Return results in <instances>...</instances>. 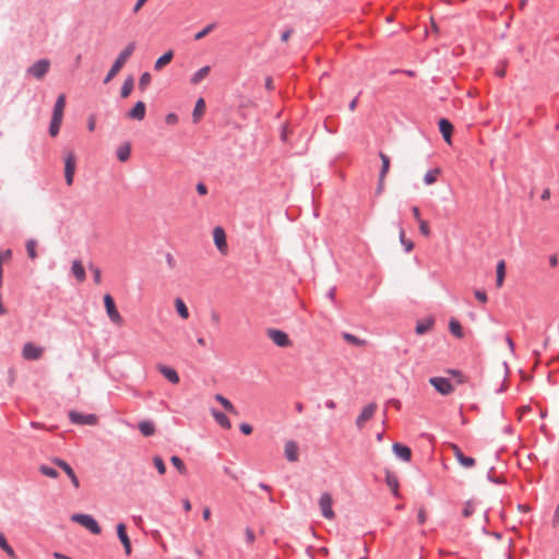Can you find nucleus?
<instances>
[{
  "label": "nucleus",
  "mask_w": 559,
  "mask_h": 559,
  "mask_svg": "<svg viewBox=\"0 0 559 559\" xmlns=\"http://www.w3.org/2000/svg\"><path fill=\"white\" fill-rule=\"evenodd\" d=\"M104 306L106 309V313H107L109 320L111 321V323L117 326H122L124 324V319L118 311L115 300L111 297V295L106 294L104 296Z\"/></svg>",
  "instance_id": "f03ea898"
},
{
  "label": "nucleus",
  "mask_w": 559,
  "mask_h": 559,
  "mask_svg": "<svg viewBox=\"0 0 559 559\" xmlns=\"http://www.w3.org/2000/svg\"><path fill=\"white\" fill-rule=\"evenodd\" d=\"M379 156H380L381 162H382V168H381L379 177L385 178V176H386V174L389 171V168H390V158H389L388 155H385L382 152L379 153Z\"/></svg>",
  "instance_id": "58836bf2"
},
{
  "label": "nucleus",
  "mask_w": 559,
  "mask_h": 559,
  "mask_svg": "<svg viewBox=\"0 0 559 559\" xmlns=\"http://www.w3.org/2000/svg\"><path fill=\"white\" fill-rule=\"evenodd\" d=\"M240 430L243 435H250L252 432V427L249 424H241Z\"/></svg>",
  "instance_id": "4d7b16f0"
},
{
  "label": "nucleus",
  "mask_w": 559,
  "mask_h": 559,
  "mask_svg": "<svg viewBox=\"0 0 559 559\" xmlns=\"http://www.w3.org/2000/svg\"><path fill=\"white\" fill-rule=\"evenodd\" d=\"M50 68V61L48 59H40L31 66L26 73L37 80H41Z\"/></svg>",
  "instance_id": "0eeeda50"
},
{
  "label": "nucleus",
  "mask_w": 559,
  "mask_h": 559,
  "mask_svg": "<svg viewBox=\"0 0 559 559\" xmlns=\"http://www.w3.org/2000/svg\"><path fill=\"white\" fill-rule=\"evenodd\" d=\"M216 27V24L215 23H211L209 25H206L205 27H203L201 31H199L198 33L194 34V40H201L203 39L205 36H207L212 31H214Z\"/></svg>",
  "instance_id": "4c0bfd02"
},
{
  "label": "nucleus",
  "mask_w": 559,
  "mask_h": 559,
  "mask_svg": "<svg viewBox=\"0 0 559 559\" xmlns=\"http://www.w3.org/2000/svg\"><path fill=\"white\" fill-rule=\"evenodd\" d=\"M418 225H419V230L424 236H426V237L430 236L431 230H430L429 224L426 221L419 219Z\"/></svg>",
  "instance_id": "09e8293b"
},
{
  "label": "nucleus",
  "mask_w": 559,
  "mask_h": 559,
  "mask_svg": "<svg viewBox=\"0 0 559 559\" xmlns=\"http://www.w3.org/2000/svg\"><path fill=\"white\" fill-rule=\"evenodd\" d=\"M165 122L167 124H176L178 122V116L176 114H168L166 117H165Z\"/></svg>",
  "instance_id": "8fccbe9b"
},
{
  "label": "nucleus",
  "mask_w": 559,
  "mask_h": 559,
  "mask_svg": "<svg viewBox=\"0 0 559 559\" xmlns=\"http://www.w3.org/2000/svg\"><path fill=\"white\" fill-rule=\"evenodd\" d=\"M151 83V74L145 72L141 75L140 78V81H139V87L144 91L147 85Z\"/></svg>",
  "instance_id": "49530a36"
},
{
  "label": "nucleus",
  "mask_w": 559,
  "mask_h": 559,
  "mask_svg": "<svg viewBox=\"0 0 559 559\" xmlns=\"http://www.w3.org/2000/svg\"><path fill=\"white\" fill-rule=\"evenodd\" d=\"M393 452L402 459L404 462H409L412 459V451L408 447L403 445L401 443H394L392 445Z\"/></svg>",
  "instance_id": "a211bd4d"
},
{
  "label": "nucleus",
  "mask_w": 559,
  "mask_h": 559,
  "mask_svg": "<svg viewBox=\"0 0 559 559\" xmlns=\"http://www.w3.org/2000/svg\"><path fill=\"white\" fill-rule=\"evenodd\" d=\"M495 73L497 76L503 78L506 75V66H502L500 69H497Z\"/></svg>",
  "instance_id": "774afa93"
},
{
  "label": "nucleus",
  "mask_w": 559,
  "mask_h": 559,
  "mask_svg": "<svg viewBox=\"0 0 559 559\" xmlns=\"http://www.w3.org/2000/svg\"><path fill=\"white\" fill-rule=\"evenodd\" d=\"M95 118L94 117H90L88 119V123H87V128L90 131H94L95 130Z\"/></svg>",
  "instance_id": "338daca9"
},
{
  "label": "nucleus",
  "mask_w": 559,
  "mask_h": 559,
  "mask_svg": "<svg viewBox=\"0 0 559 559\" xmlns=\"http://www.w3.org/2000/svg\"><path fill=\"white\" fill-rule=\"evenodd\" d=\"M285 456L289 462H297L298 461V445L295 441H287L285 443Z\"/></svg>",
  "instance_id": "6ab92c4d"
},
{
  "label": "nucleus",
  "mask_w": 559,
  "mask_h": 559,
  "mask_svg": "<svg viewBox=\"0 0 559 559\" xmlns=\"http://www.w3.org/2000/svg\"><path fill=\"white\" fill-rule=\"evenodd\" d=\"M475 297L483 304H485L487 301V295L485 292L483 290H476L475 292Z\"/></svg>",
  "instance_id": "864d4df0"
},
{
  "label": "nucleus",
  "mask_w": 559,
  "mask_h": 559,
  "mask_svg": "<svg viewBox=\"0 0 559 559\" xmlns=\"http://www.w3.org/2000/svg\"><path fill=\"white\" fill-rule=\"evenodd\" d=\"M146 2H147V0H138V1L135 2L134 8H133V12H134V13H138V12L143 8V5H144Z\"/></svg>",
  "instance_id": "bf43d9fd"
},
{
  "label": "nucleus",
  "mask_w": 559,
  "mask_h": 559,
  "mask_svg": "<svg viewBox=\"0 0 559 559\" xmlns=\"http://www.w3.org/2000/svg\"><path fill=\"white\" fill-rule=\"evenodd\" d=\"M39 472L47 476V477H50V478H57L58 477V472L52 468V467H49L47 465H40L39 466Z\"/></svg>",
  "instance_id": "c03bdc74"
},
{
  "label": "nucleus",
  "mask_w": 559,
  "mask_h": 559,
  "mask_svg": "<svg viewBox=\"0 0 559 559\" xmlns=\"http://www.w3.org/2000/svg\"><path fill=\"white\" fill-rule=\"evenodd\" d=\"M412 213H413L414 218L419 223V219H421L419 209L417 206H413Z\"/></svg>",
  "instance_id": "e2e57ef3"
},
{
  "label": "nucleus",
  "mask_w": 559,
  "mask_h": 559,
  "mask_svg": "<svg viewBox=\"0 0 559 559\" xmlns=\"http://www.w3.org/2000/svg\"><path fill=\"white\" fill-rule=\"evenodd\" d=\"M215 400L221 403V405L227 411L229 412L230 414L233 415H238V412L237 409L235 408V406L231 404V402L229 400H227L225 396H223L222 394H216L215 395Z\"/></svg>",
  "instance_id": "c85d7f7f"
},
{
  "label": "nucleus",
  "mask_w": 559,
  "mask_h": 559,
  "mask_svg": "<svg viewBox=\"0 0 559 559\" xmlns=\"http://www.w3.org/2000/svg\"><path fill=\"white\" fill-rule=\"evenodd\" d=\"M205 112V102L203 98H199L195 103L194 110L192 114L193 122H199Z\"/></svg>",
  "instance_id": "bb28decb"
},
{
  "label": "nucleus",
  "mask_w": 559,
  "mask_h": 559,
  "mask_svg": "<svg viewBox=\"0 0 559 559\" xmlns=\"http://www.w3.org/2000/svg\"><path fill=\"white\" fill-rule=\"evenodd\" d=\"M170 462L178 469V472L181 475L187 474V467H186L183 461L179 456H176V455L171 456Z\"/></svg>",
  "instance_id": "ea45409f"
},
{
  "label": "nucleus",
  "mask_w": 559,
  "mask_h": 559,
  "mask_svg": "<svg viewBox=\"0 0 559 559\" xmlns=\"http://www.w3.org/2000/svg\"><path fill=\"white\" fill-rule=\"evenodd\" d=\"M173 58H174V51L173 50L166 51L163 56H160L155 61L154 69L156 71H160L164 67H166L168 63L171 62Z\"/></svg>",
  "instance_id": "5701e85b"
},
{
  "label": "nucleus",
  "mask_w": 559,
  "mask_h": 559,
  "mask_svg": "<svg viewBox=\"0 0 559 559\" xmlns=\"http://www.w3.org/2000/svg\"><path fill=\"white\" fill-rule=\"evenodd\" d=\"M36 247H37V241H36V240H34V239H29V240L26 242V251H27V255H28L32 260H35V259L37 258Z\"/></svg>",
  "instance_id": "37998d69"
},
{
  "label": "nucleus",
  "mask_w": 559,
  "mask_h": 559,
  "mask_svg": "<svg viewBox=\"0 0 559 559\" xmlns=\"http://www.w3.org/2000/svg\"><path fill=\"white\" fill-rule=\"evenodd\" d=\"M429 383L441 395H450L454 391V386L451 384L449 379L443 377H432L429 379Z\"/></svg>",
  "instance_id": "6e6552de"
},
{
  "label": "nucleus",
  "mask_w": 559,
  "mask_h": 559,
  "mask_svg": "<svg viewBox=\"0 0 559 559\" xmlns=\"http://www.w3.org/2000/svg\"><path fill=\"white\" fill-rule=\"evenodd\" d=\"M405 247L406 252H411L414 248V243L411 240H405V243H402Z\"/></svg>",
  "instance_id": "0e129e2a"
},
{
  "label": "nucleus",
  "mask_w": 559,
  "mask_h": 559,
  "mask_svg": "<svg viewBox=\"0 0 559 559\" xmlns=\"http://www.w3.org/2000/svg\"><path fill=\"white\" fill-rule=\"evenodd\" d=\"M213 239H214V243H215L216 248L218 249V251L223 254H226L228 251V246H227V241H226L225 230L222 227L217 226L214 228Z\"/></svg>",
  "instance_id": "f8f14e48"
},
{
  "label": "nucleus",
  "mask_w": 559,
  "mask_h": 559,
  "mask_svg": "<svg viewBox=\"0 0 559 559\" xmlns=\"http://www.w3.org/2000/svg\"><path fill=\"white\" fill-rule=\"evenodd\" d=\"M153 464L160 475H164L166 473V466L160 456H154Z\"/></svg>",
  "instance_id": "a18cd8bd"
},
{
  "label": "nucleus",
  "mask_w": 559,
  "mask_h": 559,
  "mask_svg": "<svg viewBox=\"0 0 559 559\" xmlns=\"http://www.w3.org/2000/svg\"><path fill=\"white\" fill-rule=\"evenodd\" d=\"M383 189H384V178L379 177V182H378V187H377V190H376L377 194L378 195L381 194Z\"/></svg>",
  "instance_id": "052dcab7"
},
{
  "label": "nucleus",
  "mask_w": 559,
  "mask_h": 559,
  "mask_svg": "<svg viewBox=\"0 0 559 559\" xmlns=\"http://www.w3.org/2000/svg\"><path fill=\"white\" fill-rule=\"evenodd\" d=\"M497 278L496 285L497 287H501L503 285L504 276H506V263L503 260L499 261L496 269Z\"/></svg>",
  "instance_id": "c756f323"
},
{
  "label": "nucleus",
  "mask_w": 559,
  "mask_h": 559,
  "mask_svg": "<svg viewBox=\"0 0 559 559\" xmlns=\"http://www.w3.org/2000/svg\"><path fill=\"white\" fill-rule=\"evenodd\" d=\"M139 429L143 436L148 437L155 433V426L152 421L144 420L139 424Z\"/></svg>",
  "instance_id": "7c9ffc66"
},
{
  "label": "nucleus",
  "mask_w": 559,
  "mask_h": 559,
  "mask_svg": "<svg viewBox=\"0 0 559 559\" xmlns=\"http://www.w3.org/2000/svg\"><path fill=\"white\" fill-rule=\"evenodd\" d=\"M452 453L456 461L465 468H471L475 465V460L471 456H465L462 450L456 444L450 445Z\"/></svg>",
  "instance_id": "ddd939ff"
},
{
  "label": "nucleus",
  "mask_w": 559,
  "mask_h": 559,
  "mask_svg": "<svg viewBox=\"0 0 559 559\" xmlns=\"http://www.w3.org/2000/svg\"><path fill=\"white\" fill-rule=\"evenodd\" d=\"M76 168V157L74 152L70 151L64 156V179L68 186H72Z\"/></svg>",
  "instance_id": "39448f33"
},
{
  "label": "nucleus",
  "mask_w": 559,
  "mask_h": 559,
  "mask_svg": "<svg viewBox=\"0 0 559 559\" xmlns=\"http://www.w3.org/2000/svg\"><path fill=\"white\" fill-rule=\"evenodd\" d=\"M44 353L45 348L43 346H37L32 342L25 343L22 348V357L25 360H38L43 357Z\"/></svg>",
  "instance_id": "423d86ee"
},
{
  "label": "nucleus",
  "mask_w": 559,
  "mask_h": 559,
  "mask_svg": "<svg viewBox=\"0 0 559 559\" xmlns=\"http://www.w3.org/2000/svg\"><path fill=\"white\" fill-rule=\"evenodd\" d=\"M343 338L349 343V344H353L355 346H364L366 344V341L365 340H360L358 338L357 336L350 334V333H344L343 334Z\"/></svg>",
  "instance_id": "a19ab883"
},
{
  "label": "nucleus",
  "mask_w": 559,
  "mask_h": 559,
  "mask_svg": "<svg viewBox=\"0 0 559 559\" xmlns=\"http://www.w3.org/2000/svg\"><path fill=\"white\" fill-rule=\"evenodd\" d=\"M332 496L328 492L322 493L319 499V507L322 515L328 520H333L335 518V513L332 509Z\"/></svg>",
  "instance_id": "1a4fd4ad"
},
{
  "label": "nucleus",
  "mask_w": 559,
  "mask_h": 559,
  "mask_svg": "<svg viewBox=\"0 0 559 559\" xmlns=\"http://www.w3.org/2000/svg\"><path fill=\"white\" fill-rule=\"evenodd\" d=\"M246 538H247V542H248L249 544H252V543L254 542V538H255V537H254V533H253V531H252V530H250V528H247V530H246Z\"/></svg>",
  "instance_id": "13d9d810"
},
{
  "label": "nucleus",
  "mask_w": 559,
  "mask_h": 559,
  "mask_svg": "<svg viewBox=\"0 0 559 559\" xmlns=\"http://www.w3.org/2000/svg\"><path fill=\"white\" fill-rule=\"evenodd\" d=\"M376 411H377V404L376 403H369L368 405H366L361 409V412L358 415V417L356 418V426H357V428L361 429L365 426V424L367 421H369L373 417Z\"/></svg>",
  "instance_id": "9b49d317"
},
{
  "label": "nucleus",
  "mask_w": 559,
  "mask_h": 559,
  "mask_svg": "<svg viewBox=\"0 0 559 559\" xmlns=\"http://www.w3.org/2000/svg\"><path fill=\"white\" fill-rule=\"evenodd\" d=\"M440 174H441L440 168H433V169L428 170L424 176L425 183L428 186L433 185L437 181Z\"/></svg>",
  "instance_id": "2f4dec72"
},
{
  "label": "nucleus",
  "mask_w": 559,
  "mask_h": 559,
  "mask_svg": "<svg viewBox=\"0 0 559 559\" xmlns=\"http://www.w3.org/2000/svg\"><path fill=\"white\" fill-rule=\"evenodd\" d=\"M418 521L420 524L425 523L426 521V510L424 508H420L418 511Z\"/></svg>",
  "instance_id": "680f3d73"
},
{
  "label": "nucleus",
  "mask_w": 559,
  "mask_h": 559,
  "mask_svg": "<svg viewBox=\"0 0 559 559\" xmlns=\"http://www.w3.org/2000/svg\"><path fill=\"white\" fill-rule=\"evenodd\" d=\"M69 418L70 420L75 424V425H88V426H94L97 424L98 421V418L96 415L94 414H81V413H78L75 411H71L69 413Z\"/></svg>",
  "instance_id": "9d476101"
},
{
  "label": "nucleus",
  "mask_w": 559,
  "mask_h": 559,
  "mask_svg": "<svg viewBox=\"0 0 559 559\" xmlns=\"http://www.w3.org/2000/svg\"><path fill=\"white\" fill-rule=\"evenodd\" d=\"M386 485L392 490V492L397 496L399 495V480L395 475L388 474L386 475Z\"/></svg>",
  "instance_id": "e433bc0d"
},
{
  "label": "nucleus",
  "mask_w": 559,
  "mask_h": 559,
  "mask_svg": "<svg viewBox=\"0 0 559 559\" xmlns=\"http://www.w3.org/2000/svg\"><path fill=\"white\" fill-rule=\"evenodd\" d=\"M52 462H53V464H56L57 466H59L61 469L64 471L66 475H68V477L70 478L74 488L80 487V481H79L73 468L66 461L55 457L52 460Z\"/></svg>",
  "instance_id": "4468645a"
},
{
  "label": "nucleus",
  "mask_w": 559,
  "mask_h": 559,
  "mask_svg": "<svg viewBox=\"0 0 559 559\" xmlns=\"http://www.w3.org/2000/svg\"><path fill=\"white\" fill-rule=\"evenodd\" d=\"M156 369L173 384H178L180 381L178 372L166 365L158 364L156 365Z\"/></svg>",
  "instance_id": "dca6fc26"
},
{
  "label": "nucleus",
  "mask_w": 559,
  "mask_h": 559,
  "mask_svg": "<svg viewBox=\"0 0 559 559\" xmlns=\"http://www.w3.org/2000/svg\"><path fill=\"white\" fill-rule=\"evenodd\" d=\"M475 511V506H474V502L473 501H467L463 508V516L464 518H469Z\"/></svg>",
  "instance_id": "de8ad7c7"
},
{
  "label": "nucleus",
  "mask_w": 559,
  "mask_h": 559,
  "mask_svg": "<svg viewBox=\"0 0 559 559\" xmlns=\"http://www.w3.org/2000/svg\"><path fill=\"white\" fill-rule=\"evenodd\" d=\"M131 145L130 143H123L117 148V157L120 162L124 163L130 158Z\"/></svg>",
  "instance_id": "cd10ccee"
},
{
  "label": "nucleus",
  "mask_w": 559,
  "mask_h": 559,
  "mask_svg": "<svg viewBox=\"0 0 559 559\" xmlns=\"http://www.w3.org/2000/svg\"><path fill=\"white\" fill-rule=\"evenodd\" d=\"M197 191H198L200 194H202V195H204V194H206V193H207V189H206V187H205L203 183H199V185L197 186Z\"/></svg>",
  "instance_id": "69168bd1"
},
{
  "label": "nucleus",
  "mask_w": 559,
  "mask_h": 559,
  "mask_svg": "<svg viewBox=\"0 0 559 559\" xmlns=\"http://www.w3.org/2000/svg\"><path fill=\"white\" fill-rule=\"evenodd\" d=\"M71 271H72V274L75 276V278L80 283H83L85 281V278H86L85 270L80 260H74L72 262Z\"/></svg>",
  "instance_id": "4be33fe9"
},
{
  "label": "nucleus",
  "mask_w": 559,
  "mask_h": 559,
  "mask_svg": "<svg viewBox=\"0 0 559 559\" xmlns=\"http://www.w3.org/2000/svg\"><path fill=\"white\" fill-rule=\"evenodd\" d=\"M175 308L179 317L183 320L189 319L190 313L188 310V307L186 306L185 301L181 298H176L174 301Z\"/></svg>",
  "instance_id": "a878e982"
},
{
  "label": "nucleus",
  "mask_w": 559,
  "mask_h": 559,
  "mask_svg": "<svg viewBox=\"0 0 559 559\" xmlns=\"http://www.w3.org/2000/svg\"><path fill=\"white\" fill-rule=\"evenodd\" d=\"M133 85H134V82L131 76L126 79V81L123 82L122 87H121V97L122 98H127L130 96V94L133 90Z\"/></svg>",
  "instance_id": "f704fd0d"
},
{
  "label": "nucleus",
  "mask_w": 559,
  "mask_h": 559,
  "mask_svg": "<svg viewBox=\"0 0 559 559\" xmlns=\"http://www.w3.org/2000/svg\"><path fill=\"white\" fill-rule=\"evenodd\" d=\"M450 332L459 338L463 337V330L461 323L456 319H451L449 322Z\"/></svg>",
  "instance_id": "473e14b6"
},
{
  "label": "nucleus",
  "mask_w": 559,
  "mask_h": 559,
  "mask_svg": "<svg viewBox=\"0 0 559 559\" xmlns=\"http://www.w3.org/2000/svg\"><path fill=\"white\" fill-rule=\"evenodd\" d=\"M211 414L221 427H223L225 429L231 428L230 420L227 418V416L225 414H223L216 409H212Z\"/></svg>",
  "instance_id": "393cba45"
},
{
  "label": "nucleus",
  "mask_w": 559,
  "mask_h": 559,
  "mask_svg": "<svg viewBox=\"0 0 559 559\" xmlns=\"http://www.w3.org/2000/svg\"><path fill=\"white\" fill-rule=\"evenodd\" d=\"M64 107H66V96H64V94H60L56 100L52 117L62 119Z\"/></svg>",
  "instance_id": "b1692460"
},
{
  "label": "nucleus",
  "mask_w": 559,
  "mask_h": 559,
  "mask_svg": "<svg viewBox=\"0 0 559 559\" xmlns=\"http://www.w3.org/2000/svg\"><path fill=\"white\" fill-rule=\"evenodd\" d=\"M136 49L135 41H130L124 46V48L119 52L111 68L109 69L107 75L104 79V83H109L122 69L129 58L133 55Z\"/></svg>",
  "instance_id": "f257e3e1"
},
{
  "label": "nucleus",
  "mask_w": 559,
  "mask_h": 559,
  "mask_svg": "<svg viewBox=\"0 0 559 559\" xmlns=\"http://www.w3.org/2000/svg\"><path fill=\"white\" fill-rule=\"evenodd\" d=\"M432 324H433L432 319H427V320L417 322L416 333L421 335V334L428 332L431 329Z\"/></svg>",
  "instance_id": "72a5a7b5"
},
{
  "label": "nucleus",
  "mask_w": 559,
  "mask_h": 559,
  "mask_svg": "<svg viewBox=\"0 0 559 559\" xmlns=\"http://www.w3.org/2000/svg\"><path fill=\"white\" fill-rule=\"evenodd\" d=\"M1 255V264L5 261H9L12 257V251L10 249H7L4 251H0Z\"/></svg>",
  "instance_id": "3c124183"
},
{
  "label": "nucleus",
  "mask_w": 559,
  "mask_h": 559,
  "mask_svg": "<svg viewBox=\"0 0 559 559\" xmlns=\"http://www.w3.org/2000/svg\"><path fill=\"white\" fill-rule=\"evenodd\" d=\"M146 106L143 102H138L134 107L127 114L129 119L141 121L144 119Z\"/></svg>",
  "instance_id": "f3484780"
},
{
  "label": "nucleus",
  "mask_w": 559,
  "mask_h": 559,
  "mask_svg": "<svg viewBox=\"0 0 559 559\" xmlns=\"http://www.w3.org/2000/svg\"><path fill=\"white\" fill-rule=\"evenodd\" d=\"M0 548L11 558H15V551L13 548L8 544L4 535L0 533Z\"/></svg>",
  "instance_id": "c9c22d12"
},
{
  "label": "nucleus",
  "mask_w": 559,
  "mask_h": 559,
  "mask_svg": "<svg viewBox=\"0 0 559 559\" xmlns=\"http://www.w3.org/2000/svg\"><path fill=\"white\" fill-rule=\"evenodd\" d=\"M93 274H94V281L96 284L100 283L102 274L100 270L98 267H92Z\"/></svg>",
  "instance_id": "5fc2aeb1"
},
{
  "label": "nucleus",
  "mask_w": 559,
  "mask_h": 559,
  "mask_svg": "<svg viewBox=\"0 0 559 559\" xmlns=\"http://www.w3.org/2000/svg\"><path fill=\"white\" fill-rule=\"evenodd\" d=\"M117 535H118L121 544L123 545L126 555L130 556L132 552V547H131L130 538L127 534V527L123 523L117 524Z\"/></svg>",
  "instance_id": "2eb2a0df"
},
{
  "label": "nucleus",
  "mask_w": 559,
  "mask_h": 559,
  "mask_svg": "<svg viewBox=\"0 0 559 559\" xmlns=\"http://www.w3.org/2000/svg\"><path fill=\"white\" fill-rule=\"evenodd\" d=\"M211 72V67L210 66H204L202 67L201 69H199L197 72H194L191 78H190V83L192 85H198L200 84L204 79L207 78V75L210 74Z\"/></svg>",
  "instance_id": "412c9836"
},
{
  "label": "nucleus",
  "mask_w": 559,
  "mask_h": 559,
  "mask_svg": "<svg viewBox=\"0 0 559 559\" xmlns=\"http://www.w3.org/2000/svg\"><path fill=\"white\" fill-rule=\"evenodd\" d=\"M448 372L450 374H452L453 377L457 378V382L459 383H463L464 382L463 376H462V373L459 370H448Z\"/></svg>",
  "instance_id": "6e6d98bb"
},
{
  "label": "nucleus",
  "mask_w": 559,
  "mask_h": 559,
  "mask_svg": "<svg viewBox=\"0 0 559 559\" xmlns=\"http://www.w3.org/2000/svg\"><path fill=\"white\" fill-rule=\"evenodd\" d=\"M62 123V119L60 118H53L51 119L50 127H49V134L51 136H57L60 130V126Z\"/></svg>",
  "instance_id": "79ce46f5"
},
{
  "label": "nucleus",
  "mask_w": 559,
  "mask_h": 559,
  "mask_svg": "<svg viewBox=\"0 0 559 559\" xmlns=\"http://www.w3.org/2000/svg\"><path fill=\"white\" fill-rule=\"evenodd\" d=\"M439 130L448 144H451V135L453 131V126L448 119H440L439 121Z\"/></svg>",
  "instance_id": "aec40b11"
},
{
  "label": "nucleus",
  "mask_w": 559,
  "mask_h": 559,
  "mask_svg": "<svg viewBox=\"0 0 559 559\" xmlns=\"http://www.w3.org/2000/svg\"><path fill=\"white\" fill-rule=\"evenodd\" d=\"M265 333H266L267 337L276 346H278L281 348H288V347L293 346V342H292L289 335L282 330L271 328V329H267Z\"/></svg>",
  "instance_id": "7ed1b4c3"
},
{
  "label": "nucleus",
  "mask_w": 559,
  "mask_h": 559,
  "mask_svg": "<svg viewBox=\"0 0 559 559\" xmlns=\"http://www.w3.org/2000/svg\"><path fill=\"white\" fill-rule=\"evenodd\" d=\"M293 34H294V29H293V28H287V29H285V31L282 33V35H281V39H282L283 41H287V40L292 37V35H293Z\"/></svg>",
  "instance_id": "603ef678"
},
{
  "label": "nucleus",
  "mask_w": 559,
  "mask_h": 559,
  "mask_svg": "<svg viewBox=\"0 0 559 559\" xmlns=\"http://www.w3.org/2000/svg\"><path fill=\"white\" fill-rule=\"evenodd\" d=\"M71 520L75 523H79L86 530H88L91 533L98 535L102 532L100 526L96 522V520L88 514H73L71 516Z\"/></svg>",
  "instance_id": "20e7f679"
}]
</instances>
